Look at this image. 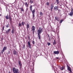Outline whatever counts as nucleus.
Instances as JSON below:
<instances>
[{
  "label": "nucleus",
  "instance_id": "obj_5",
  "mask_svg": "<svg viewBox=\"0 0 73 73\" xmlns=\"http://www.w3.org/2000/svg\"><path fill=\"white\" fill-rule=\"evenodd\" d=\"M7 48L6 46H5L3 48V49L1 51V53L3 54V52H4V51L5 50H7Z\"/></svg>",
  "mask_w": 73,
  "mask_h": 73
},
{
  "label": "nucleus",
  "instance_id": "obj_13",
  "mask_svg": "<svg viewBox=\"0 0 73 73\" xmlns=\"http://www.w3.org/2000/svg\"><path fill=\"white\" fill-rule=\"evenodd\" d=\"M10 31H11L10 29H8L7 31H6V33L7 34H8V33H9V32H10Z\"/></svg>",
  "mask_w": 73,
  "mask_h": 73
},
{
  "label": "nucleus",
  "instance_id": "obj_40",
  "mask_svg": "<svg viewBox=\"0 0 73 73\" xmlns=\"http://www.w3.org/2000/svg\"><path fill=\"white\" fill-rule=\"evenodd\" d=\"M27 9V10H28V8H27V9Z\"/></svg>",
  "mask_w": 73,
  "mask_h": 73
},
{
  "label": "nucleus",
  "instance_id": "obj_2",
  "mask_svg": "<svg viewBox=\"0 0 73 73\" xmlns=\"http://www.w3.org/2000/svg\"><path fill=\"white\" fill-rule=\"evenodd\" d=\"M30 10L33 13V20H35V9L34 10H32V6H30Z\"/></svg>",
  "mask_w": 73,
  "mask_h": 73
},
{
  "label": "nucleus",
  "instance_id": "obj_14",
  "mask_svg": "<svg viewBox=\"0 0 73 73\" xmlns=\"http://www.w3.org/2000/svg\"><path fill=\"white\" fill-rule=\"evenodd\" d=\"M60 69H61L62 70L64 69V67L62 66V67H60Z\"/></svg>",
  "mask_w": 73,
  "mask_h": 73
},
{
  "label": "nucleus",
  "instance_id": "obj_19",
  "mask_svg": "<svg viewBox=\"0 0 73 73\" xmlns=\"http://www.w3.org/2000/svg\"><path fill=\"white\" fill-rule=\"evenodd\" d=\"M57 2V4L60 3V2H59V0H56Z\"/></svg>",
  "mask_w": 73,
  "mask_h": 73
},
{
  "label": "nucleus",
  "instance_id": "obj_29",
  "mask_svg": "<svg viewBox=\"0 0 73 73\" xmlns=\"http://www.w3.org/2000/svg\"><path fill=\"white\" fill-rule=\"evenodd\" d=\"M32 43L33 44V45H34L35 44V41H33L32 42Z\"/></svg>",
  "mask_w": 73,
  "mask_h": 73
},
{
  "label": "nucleus",
  "instance_id": "obj_16",
  "mask_svg": "<svg viewBox=\"0 0 73 73\" xmlns=\"http://www.w3.org/2000/svg\"><path fill=\"white\" fill-rule=\"evenodd\" d=\"M29 27V25L28 24H27V29H28Z\"/></svg>",
  "mask_w": 73,
  "mask_h": 73
},
{
  "label": "nucleus",
  "instance_id": "obj_32",
  "mask_svg": "<svg viewBox=\"0 0 73 73\" xmlns=\"http://www.w3.org/2000/svg\"><path fill=\"white\" fill-rule=\"evenodd\" d=\"M21 11H22V12L24 11V9L23 8H21Z\"/></svg>",
  "mask_w": 73,
  "mask_h": 73
},
{
  "label": "nucleus",
  "instance_id": "obj_9",
  "mask_svg": "<svg viewBox=\"0 0 73 73\" xmlns=\"http://www.w3.org/2000/svg\"><path fill=\"white\" fill-rule=\"evenodd\" d=\"M59 53L60 52L58 51H54V53L55 54H59Z\"/></svg>",
  "mask_w": 73,
  "mask_h": 73
},
{
  "label": "nucleus",
  "instance_id": "obj_36",
  "mask_svg": "<svg viewBox=\"0 0 73 73\" xmlns=\"http://www.w3.org/2000/svg\"><path fill=\"white\" fill-rule=\"evenodd\" d=\"M4 26H3V31H4Z\"/></svg>",
  "mask_w": 73,
  "mask_h": 73
},
{
  "label": "nucleus",
  "instance_id": "obj_8",
  "mask_svg": "<svg viewBox=\"0 0 73 73\" xmlns=\"http://www.w3.org/2000/svg\"><path fill=\"white\" fill-rule=\"evenodd\" d=\"M18 63L20 66V68L21 69V68H22V64H21V61L19 60L18 62Z\"/></svg>",
  "mask_w": 73,
  "mask_h": 73
},
{
  "label": "nucleus",
  "instance_id": "obj_11",
  "mask_svg": "<svg viewBox=\"0 0 73 73\" xmlns=\"http://www.w3.org/2000/svg\"><path fill=\"white\" fill-rule=\"evenodd\" d=\"M13 54L14 55H16L17 54V52L15 50H14L13 51Z\"/></svg>",
  "mask_w": 73,
  "mask_h": 73
},
{
  "label": "nucleus",
  "instance_id": "obj_4",
  "mask_svg": "<svg viewBox=\"0 0 73 73\" xmlns=\"http://www.w3.org/2000/svg\"><path fill=\"white\" fill-rule=\"evenodd\" d=\"M35 29H36V27L34 26H32V29L31 31H32L33 35L35 33Z\"/></svg>",
  "mask_w": 73,
  "mask_h": 73
},
{
  "label": "nucleus",
  "instance_id": "obj_39",
  "mask_svg": "<svg viewBox=\"0 0 73 73\" xmlns=\"http://www.w3.org/2000/svg\"><path fill=\"white\" fill-rule=\"evenodd\" d=\"M1 16V14H0V16Z\"/></svg>",
  "mask_w": 73,
  "mask_h": 73
},
{
  "label": "nucleus",
  "instance_id": "obj_27",
  "mask_svg": "<svg viewBox=\"0 0 73 73\" xmlns=\"http://www.w3.org/2000/svg\"><path fill=\"white\" fill-rule=\"evenodd\" d=\"M47 45L48 46H49V45H50V42L47 43Z\"/></svg>",
  "mask_w": 73,
  "mask_h": 73
},
{
  "label": "nucleus",
  "instance_id": "obj_31",
  "mask_svg": "<svg viewBox=\"0 0 73 73\" xmlns=\"http://www.w3.org/2000/svg\"><path fill=\"white\" fill-rule=\"evenodd\" d=\"M47 36L48 37H49V39L50 40V37H49V35H48V34H47Z\"/></svg>",
  "mask_w": 73,
  "mask_h": 73
},
{
  "label": "nucleus",
  "instance_id": "obj_20",
  "mask_svg": "<svg viewBox=\"0 0 73 73\" xmlns=\"http://www.w3.org/2000/svg\"><path fill=\"white\" fill-rule=\"evenodd\" d=\"M14 31H15V29H12V33H13H13H14Z\"/></svg>",
  "mask_w": 73,
  "mask_h": 73
},
{
  "label": "nucleus",
  "instance_id": "obj_10",
  "mask_svg": "<svg viewBox=\"0 0 73 73\" xmlns=\"http://www.w3.org/2000/svg\"><path fill=\"white\" fill-rule=\"evenodd\" d=\"M67 69L69 70V71H70V72L72 73V70L70 68L69 66H67Z\"/></svg>",
  "mask_w": 73,
  "mask_h": 73
},
{
  "label": "nucleus",
  "instance_id": "obj_38",
  "mask_svg": "<svg viewBox=\"0 0 73 73\" xmlns=\"http://www.w3.org/2000/svg\"><path fill=\"white\" fill-rule=\"evenodd\" d=\"M55 19H56V20H57V19L56 18V17H55Z\"/></svg>",
  "mask_w": 73,
  "mask_h": 73
},
{
  "label": "nucleus",
  "instance_id": "obj_23",
  "mask_svg": "<svg viewBox=\"0 0 73 73\" xmlns=\"http://www.w3.org/2000/svg\"><path fill=\"white\" fill-rule=\"evenodd\" d=\"M19 25L20 27H22V25H21V23H19Z\"/></svg>",
  "mask_w": 73,
  "mask_h": 73
},
{
  "label": "nucleus",
  "instance_id": "obj_18",
  "mask_svg": "<svg viewBox=\"0 0 73 73\" xmlns=\"http://www.w3.org/2000/svg\"><path fill=\"white\" fill-rule=\"evenodd\" d=\"M25 4L26 7H28V3H27L26 2L25 3Z\"/></svg>",
  "mask_w": 73,
  "mask_h": 73
},
{
  "label": "nucleus",
  "instance_id": "obj_34",
  "mask_svg": "<svg viewBox=\"0 0 73 73\" xmlns=\"http://www.w3.org/2000/svg\"><path fill=\"white\" fill-rule=\"evenodd\" d=\"M10 51L9 50V51L8 52V54H10Z\"/></svg>",
  "mask_w": 73,
  "mask_h": 73
},
{
  "label": "nucleus",
  "instance_id": "obj_1",
  "mask_svg": "<svg viewBox=\"0 0 73 73\" xmlns=\"http://www.w3.org/2000/svg\"><path fill=\"white\" fill-rule=\"evenodd\" d=\"M43 32V29L41 28H39V29L37 30L38 37L39 40H41V36L40 34Z\"/></svg>",
  "mask_w": 73,
  "mask_h": 73
},
{
  "label": "nucleus",
  "instance_id": "obj_15",
  "mask_svg": "<svg viewBox=\"0 0 73 73\" xmlns=\"http://www.w3.org/2000/svg\"><path fill=\"white\" fill-rule=\"evenodd\" d=\"M30 3L31 4H32L33 3V0H30Z\"/></svg>",
  "mask_w": 73,
  "mask_h": 73
},
{
  "label": "nucleus",
  "instance_id": "obj_25",
  "mask_svg": "<svg viewBox=\"0 0 73 73\" xmlns=\"http://www.w3.org/2000/svg\"><path fill=\"white\" fill-rule=\"evenodd\" d=\"M55 44H56V41L55 40H54V42H53V44L55 45Z\"/></svg>",
  "mask_w": 73,
  "mask_h": 73
},
{
  "label": "nucleus",
  "instance_id": "obj_12",
  "mask_svg": "<svg viewBox=\"0 0 73 73\" xmlns=\"http://www.w3.org/2000/svg\"><path fill=\"white\" fill-rule=\"evenodd\" d=\"M28 45L29 46V48H31V43L29 41H28Z\"/></svg>",
  "mask_w": 73,
  "mask_h": 73
},
{
  "label": "nucleus",
  "instance_id": "obj_6",
  "mask_svg": "<svg viewBox=\"0 0 73 73\" xmlns=\"http://www.w3.org/2000/svg\"><path fill=\"white\" fill-rule=\"evenodd\" d=\"M58 9V6H56L54 7V11H57Z\"/></svg>",
  "mask_w": 73,
  "mask_h": 73
},
{
  "label": "nucleus",
  "instance_id": "obj_22",
  "mask_svg": "<svg viewBox=\"0 0 73 73\" xmlns=\"http://www.w3.org/2000/svg\"><path fill=\"white\" fill-rule=\"evenodd\" d=\"M9 20L10 21H11L12 20V18H11V17L9 15Z\"/></svg>",
  "mask_w": 73,
  "mask_h": 73
},
{
  "label": "nucleus",
  "instance_id": "obj_28",
  "mask_svg": "<svg viewBox=\"0 0 73 73\" xmlns=\"http://www.w3.org/2000/svg\"><path fill=\"white\" fill-rule=\"evenodd\" d=\"M46 4L47 5L49 6L50 5L49 3V2H47L46 3Z\"/></svg>",
  "mask_w": 73,
  "mask_h": 73
},
{
  "label": "nucleus",
  "instance_id": "obj_35",
  "mask_svg": "<svg viewBox=\"0 0 73 73\" xmlns=\"http://www.w3.org/2000/svg\"><path fill=\"white\" fill-rule=\"evenodd\" d=\"M23 48H25V45H23Z\"/></svg>",
  "mask_w": 73,
  "mask_h": 73
},
{
  "label": "nucleus",
  "instance_id": "obj_33",
  "mask_svg": "<svg viewBox=\"0 0 73 73\" xmlns=\"http://www.w3.org/2000/svg\"><path fill=\"white\" fill-rule=\"evenodd\" d=\"M58 12H60V11H61V10H60V9H58Z\"/></svg>",
  "mask_w": 73,
  "mask_h": 73
},
{
  "label": "nucleus",
  "instance_id": "obj_7",
  "mask_svg": "<svg viewBox=\"0 0 73 73\" xmlns=\"http://www.w3.org/2000/svg\"><path fill=\"white\" fill-rule=\"evenodd\" d=\"M53 7H54V4L52 3L50 6V9L51 11H52L53 9Z\"/></svg>",
  "mask_w": 73,
  "mask_h": 73
},
{
  "label": "nucleus",
  "instance_id": "obj_30",
  "mask_svg": "<svg viewBox=\"0 0 73 73\" xmlns=\"http://www.w3.org/2000/svg\"><path fill=\"white\" fill-rule=\"evenodd\" d=\"M63 21V19L60 20V23H62V21Z\"/></svg>",
  "mask_w": 73,
  "mask_h": 73
},
{
  "label": "nucleus",
  "instance_id": "obj_41",
  "mask_svg": "<svg viewBox=\"0 0 73 73\" xmlns=\"http://www.w3.org/2000/svg\"><path fill=\"white\" fill-rule=\"evenodd\" d=\"M25 1H27V0H25Z\"/></svg>",
  "mask_w": 73,
  "mask_h": 73
},
{
  "label": "nucleus",
  "instance_id": "obj_26",
  "mask_svg": "<svg viewBox=\"0 0 73 73\" xmlns=\"http://www.w3.org/2000/svg\"><path fill=\"white\" fill-rule=\"evenodd\" d=\"M6 27L7 28H9V24H8L6 25Z\"/></svg>",
  "mask_w": 73,
  "mask_h": 73
},
{
  "label": "nucleus",
  "instance_id": "obj_3",
  "mask_svg": "<svg viewBox=\"0 0 73 73\" xmlns=\"http://www.w3.org/2000/svg\"><path fill=\"white\" fill-rule=\"evenodd\" d=\"M68 15H69V16H70L71 17H72V16H73V8H71V12L69 13V14H68Z\"/></svg>",
  "mask_w": 73,
  "mask_h": 73
},
{
  "label": "nucleus",
  "instance_id": "obj_24",
  "mask_svg": "<svg viewBox=\"0 0 73 73\" xmlns=\"http://www.w3.org/2000/svg\"><path fill=\"white\" fill-rule=\"evenodd\" d=\"M6 19H7L8 20V19H9V18L8 17V15L6 16Z\"/></svg>",
  "mask_w": 73,
  "mask_h": 73
},
{
  "label": "nucleus",
  "instance_id": "obj_17",
  "mask_svg": "<svg viewBox=\"0 0 73 73\" xmlns=\"http://www.w3.org/2000/svg\"><path fill=\"white\" fill-rule=\"evenodd\" d=\"M25 22H22L21 23V24L23 25V26H24V25H25Z\"/></svg>",
  "mask_w": 73,
  "mask_h": 73
},
{
  "label": "nucleus",
  "instance_id": "obj_37",
  "mask_svg": "<svg viewBox=\"0 0 73 73\" xmlns=\"http://www.w3.org/2000/svg\"><path fill=\"white\" fill-rule=\"evenodd\" d=\"M55 59H57V60H58V59H59V58H58L57 57H56L55 58Z\"/></svg>",
  "mask_w": 73,
  "mask_h": 73
},
{
  "label": "nucleus",
  "instance_id": "obj_21",
  "mask_svg": "<svg viewBox=\"0 0 73 73\" xmlns=\"http://www.w3.org/2000/svg\"><path fill=\"white\" fill-rule=\"evenodd\" d=\"M40 14L41 16H43V13L42 12H40Z\"/></svg>",
  "mask_w": 73,
  "mask_h": 73
}]
</instances>
